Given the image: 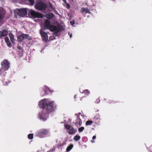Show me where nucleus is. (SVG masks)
Segmentation results:
<instances>
[{"mask_svg":"<svg viewBox=\"0 0 152 152\" xmlns=\"http://www.w3.org/2000/svg\"><path fill=\"white\" fill-rule=\"evenodd\" d=\"M62 145H58V148H60V147H61V146H62Z\"/></svg>","mask_w":152,"mask_h":152,"instance_id":"4c0bfd02","label":"nucleus"},{"mask_svg":"<svg viewBox=\"0 0 152 152\" xmlns=\"http://www.w3.org/2000/svg\"><path fill=\"white\" fill-rule=\"evenodd\" d=\"M18 48L19 50H20L21 49V47L20 46H18Z\"/></svg>","mask_w":152,"mask_h":152,"instance_id":"c9c22d12","label":"nucleus"},{"mask_svg":"<svg viewBox=\"0 0 152 152\" xmlns=\"http://www.w3.org/2000/svg\"><path fill=\"white\" fill-rule=\"evenodd\" d=\"M91 141L92 142H94V140H92Z\"/></svg>","mask_w":152,"mask_h":152,"instance_id":"37998d69","label":"nucleus"},{"mask_svg":"<svg viewBox=\"0 0 152 152\" xmlns=\"http://www.w3.org/2000/svg\"><path fill=\"white\" fill-rule=\"evenodd\" d=\"M30 3L31 5H33L34 4V0H27ZM20 3L21 4H25L26 1V0H19Z\"/></svg>","mask_w":152,"mask_h":152,"instance_id":"4468645a","label":"nucleus"},{"mask_svg":"<svg viewBox=\"0 0 152 152\" xmlns=\"http://www.w3.org/2000/svg\"><path fill=\"white\" fill-rule=\"evenodd\" d=\"M69 37L70 38H71L72 37V34L71 33L70 34V33H69Z\"/></svg>","mask_w":152,"mask_h":152,"instance_id":"72a5a7b5","label":"nucleus"},{"mask_svg":"<svg viewBox=\"0 0 152 152\" xmlns=\"http://www.w3.org/2000/svg\"><path fill=\"white\" fill-rule=\"evenodd\" d=\"M28 13H30L31 16L34 18H42V15L41 13L37 12L32 10H29Z\"/></svg>","mask_w":152,"mask_h":152,"instance_id":"0eeeda50","label":"nucleus"},{"mask_svg":"<svg viewBox=\"0 0 152 152\" xmlns=\"http://www.w3.org/2000/svg\"><path fill=\"white\" fill-rule=\"evenodd\" d=\"M53 12H55V13H56V14H58V12L56 10L54 9V10H53Z\"/></svg>","mask_w":152,"mask_h":152,"instance_id":"473e14b6","label":"nucleus"},{"mask_svg":"<svg viewBox=\"0 0 152 152\" xmlns=\"http://www.w3.org/2000/svg\"><path fill=\"white\" fill-rule=\"evenodd\" d=\"M83 97H81V98H80V100H82L83 99Z\"/></svg>","mask_w":152,"mask_h":152,"instance_id":"79ce46f5","label":"nucleus"},{"mask_svg":"<svg viewBox=\"0 0 152 152\" xmlns=\"http://www.w3.org/2000/svg\"><path fill=\"white\" fill-rule=\"evenodd\" d=\"M50 7L53 10H54V8L53 7V6H52V5H51V4H50Z\"/></svg>","mask_w":152,"mask_h":152,"instance_id":"2f4dec72","label":"nucleus"},{"mask_svg":"<svg viewBox=\"0 0 152 152\" xmlns=\"http://www.w3.org/2000/svg\"><path fill=\"white\" fill-rule=\"evenodd\" d=\"M96 138V136L95 135H94V136H93V137H92V139L93 140H94Z\"/></svg>","mask_w":152,"mask_h":152,"instance_id":"f704fd0d","label":"nucleus"},{"mask_svg":"<svg viewBox=\"0 0 152 152\" xmlns=\"http://www.w3.org/2000/svg\"><path fill=\"white\" fill-rule=\"evenodd\" d=\"M45 48H43L40 51V52L42 53V51L45 49Z\"/></svg>","mask_w":152,"mask_h":152,"instance_id":"e433bc0d","label":"nucleus"},{"mask_svg":"<svg viewBox=\"0 0 152 152\" xmlns=\"http://www.w3.org/2000/svg\"><path fill=\"white\" fill-rule=\"evenodd\" d=\"M4 40L7 46L9 47H11V45L9 38L7 37H6L4 38Z\"/></svg>","mask_w":152,"mask_h":152,"instance_id":"dca6fc26","label":"nucleus"},{"mask_svg":"<svg viewBox=\"0 0 152 152\" xmlns=\"http://www.w3.org/2000/svg\"><path fill=\"white\" fill-rule=\"evenodd\" d=\"M45 26L46 28L49 29L51 31H55L56 32L58 31V28L56 26L51 25L49 20H45Z\"/></svg>","mask_w":152,"mask_h":152,"instance_id":"f03ea898","label":"nucleus"},{"mask_svg":"<svg viewBox=\"0 0 152 152\" xmlns=\"http://www.w3.org/2000/svg\"><path fill=\"white\" fill-rule=\"evenodd\" d=\"M93 121L96 124H99L100 122V119L99 118L95 116L94 118Z\"/></svg>","mask_w":152,"mask_h":152,"instance_id":"f3484780","label":"nucleus"},{"mask_svg":"<svg viewBox=\"0 0 152 152\" xmlns=\"http://www.w3.org/2000/svg\"><path fill=\"white\" fill-rule=\"evenodd\" d=\"M45 94L44 95H47V94H49V93H51L50 90V89L48 88H46L45 90Z\"/></svg>","mask_w":152,"mask_h":152,"instance_id":"5701e85b","label":"nucleus"},{"mask_svg":"<svg viewBox=\"0 0 152 152\" xmlns=\"http://www.w3.org/2000/svg\"><path fill=\"white\" fill-rule=\"evenodd\" d=\"M80 137L79 135H76L74 137V140L76 141H77L80 140Z\"/></svg>","mask_w":152,"mask_h":152,"instance_id":"393cba45","label":"nucleus"},{"mask_svg":"<svg viewBox=\"0 0 152 152\" xmlns=\"http://www.w3.org/2000/svg\"><path fill=\"white\" fill-rule=\"evenodd\" d=\"M50 131L49 130L43 129L38 131L36 133V135L40 137H44L45 136L49 134Z\"/></svg>","mask_w":152,"mask_h":152,"instance_id":"7ed1b4c3","label":"nucleus"},{"mask_svg":"<svg viewBox=\"0 0 152 152\" xmlns=\"http://www.w3.org/2000/svg\"><path fill=\"white\" fill-rule=\"evenodd\" d=\"M75 124L77 127L80 126L82 125V120L78 116H77V118L76 120Z\"/></svg>","mask_w":152,"mask_h":152,"instance_id":"f8f14e48","label":"nucleus"},{"mask_svg":"<svg viewBox=\"0 0 152 152\" xmlns=\"http://www.w3.org/2000/svg\"><path fill=\"white\" fill-rule=\"evenodd\" d=\"M47 112L43 113V110H42L41 113H40L39 115V117L40 118V119L44 121H46L47 118V115L49 113H47Z\"/></svg>","mask_w":152,"mask_h":152,"instance_id":"1a4fd4ad","label":"nucleus"},{"mask_svg":"<svg viewBox=\"0 0 152 152\" xmlns=\"http://www.w3.org/2000/svg\"><path fill=\"white\" fill-rule=\"evenodd\" d=\"M24 39V37L23 36V34L19 36L17 38L18 41L19 42H20L22 41Z\"/></svg>","mask_w":152,"mask_h":152,"instance_id":"aec40b11","label":"nucleus"},{"mask_svg":"<svg viewBox=\"0 0 152 152\" xmlns=\"http://www.w3.org/2000/svg\"><path fill=\"white\" fill-rule=\"evenodd\" d=\"M70 24L72 25V26H73V25L75 24V23L74 21H71L70 22Z\"/></svg>","mask_w":152,"mask_h":152,"instance_id":"7c9ffc66","label":"nucleus"},{"mask_svg":"<svg viewBox=\"0 0 152 152\" xmlns=\"http://www.w3.org/2000/svg\"><path fill=\"white\" fill-rule=\"evenodd\" d=\"M9 67H1L0 68V75L3 72L7 70Z\"/></svg>","mask_w":152,"mask_h":152,"instance_id":"a211bd4d","label":"nucleus"},{"mask_svg":"<svg viewBox=\"0 0 152 152\" xmlns=\"http://www.w3.org/2000/svg\"><path fill=\"white\" fill-rule=\"evenodd\" d=\"M23 36L24 37V38H26L29 40H31L32 39V37L29 36L28 34H23Z\"/></svg>","mask_w":152,"mask_h":152,"instance_id":"b1692460","label":"nucleus"},{"mask_svg":"<svg viewBox=\"0 0 152 152\" xmlns=\"http://www.w3.org/2000/svg\"><path fill=\"white\" fill-rule=\"evenodd\" d=\"M80 11L81 13L85 12L86 13L90 14L91 13L89 10L87 8H82Z\"/></svg>","mask_w":152,"mask_h":152,"instance_id":"2eb2a0df","label":"nucleus"},{"mask_svg":"<svg viewBox=\"0 0 152 152\" xmlns=\"http://www.w3.org/2000/svg\"><path fill=\"white\" fill-rule=\"evenodd\" d=\"M93 122L92 121L88 120L86 122V125H91L93 123Z\"/></svg>","mask_w":152,"mask_h":152,"instance_id":"bb28decb","label":"nucleus"},{"mask_svg":"<svg viewBox=\"0 0 152 152\" xmlns=\"http://www.w3.org/2000/svg\"><path fill=\"white\" fill-rule=\"evenodd\" d=\"M84 129V128L83 126H82L81 127L78 128V131L79 132H82L83 131V130Z\"/></svg>","mask_w":152,"mask_h":152,"instance_id":"c85d7f7f","label":"nucleus"},{"mask_svg":"<svg viewBox=\"0 0 152 152\" xmlns=\"http://www.w3.org/2000/svg\"><path fill=\"white\" fill-rule=\"evenodd\" d=\"M35 7L36 9L39 10H44L45 9L47 6L43 2L39 1L35 4Z\"/></svg>","mask_w":152,"mask_h":152,"instance_id":"423d86ee","label":"nucleus"},{"mask_svg":"<svg viewBox=\"0 0 152 152\" xmlns=\"http://www.w3.org/2000/svg\"><path fill=\"white\" fill-rule=\"evenodd\" d=\"M116 102L115 101H114V100H111L110 101V104H113V103H115Z\"/></svg>","mask_w":152,"mask_h":152,"instance_id":"c756f323","label":"nucleus"},{"mask_svg":"<svg viewBox=\"0 0 152 152\" xmlns=\"http://www.w3.org/2000/svg\"><path fill=\"white\" fill-rule=\"evenodd\" d=\"M5 14V11L2 7H0V26L4 23V18Z\"/></svg>","mask_w":152,"mask_h":152,"instance_id":"6e6552de","label":"nucleus"},{"mask_svg":"<svg viewBox=\"0 0 152 152\" xmlns=\"http://www.w3.org/2000/svg\"><path fill=\"white\" fill-rule=\"evenodd\" d=\"M7 31L5 30L0 31V38H1L2 37L7 36L8 34Z\"/></svg>","mask_w":152,"mask_h":152,"instance_id":"ddd939ff","label":"nucleus"},{"mask_svg":"<svg viewBox=\"0 0 152 152\" xmlns=\"http://www.w3.org/2000/svg\"><path fill=\"white\" fill-rule=\"evenodd\" d=\"M73 147V144H70L67 148L66 149V151L67 152L70 151L72 148Z\"/></svg>","mask_w":152,"mask_h":152,"instance_id":"412c9836","label":"nucleus"},{"mask_svg":"<svg viewBox=\"0 0 152 152\" xmlns=\"http://www.w3.org/2000/svg\"><path fill=\"white\" fill-rule=\"evenodd\" d=\"M41 36L43 41L46 42L48 40V36L47 34L44 31H41L40 32Z\"/></svg>","mask_w":152,"mask_h":152,"instance_id":"9d476101","label":"nucleus"},{"mask_svg":"<svg viewBox=\"0 0 152 152\" xmlns=\"http://www.w3.org/2000/svg\"><path fill=\"white\" fill-rule=\"evenodd\" d=\"M70 1H72V0H69Z\"/></svg>","mask_w":152,"mask_h":152,"instance_id":"c03bdc74","label":"nucleus"},{"mask_svg":"<svg viewBox=\"0 0 152 152\" xmlns=\"http://www.w3.org/2000/svg\"><path fill=\"white\" fill-rule=\"evenodd\" d=\"M67 6H68V8H69V7H70V6H69V4H67Z\"/></svg>","mask_w":152,"mask_h":152,"instance_id":"ea45409f","label":"nucleus"},{"mask_svg":"<svg viewBox=\"0 0 152 152\" xmlns=\"http://www.w3.org/2000/svg\"><path fill=\"white\" fill-rule=\"evenodd\" d=\"M39 106L43 108V113L46 111L47 113H48L54 111L56 109V106L53 102H47L45 99L40 101Z\"/></svg>","mask_w":152,"mask_h":152,"instance_id":"f257e3e1","label":"nucleus"},{"mask_svg":"<svg viewBox=\"0 0 152 152\" xmlns=\"http://www.w3.org/2000/svg\"><path fill=\"white\" fill-rule=\"evenodd\" d=\"M17 0H12V1L14 2H16L17 1Z\"/></svg>","mask_w":152,"mask_h":152,"instance_id":"58836bf2","label":"nucleus"},{"mask_svg":"<svg viewBox=\"0 0 152 152\" xmlns=\"http://www.w3.org/2000/svg\"><path fill=\"white\" fill-rule=\"evenodd\" d=\"M27 9H17L15 10L14 13L20 16L24 17L27 13Z\"/></svg>","mask_w":152,"mask_h":152,"instance_id":"20e7f679","label":"nucleus"},{"mask_svg":"<svg viewBox=\"0 0 152 152\" xmlns=\"http://www.w3.org/2000/svg\"><path fill=\"white\" fill-rule=\"evenodd\" d=\"M28 138L30 140H32L33 138V134H30L28 135Z\"/></svg>","mask_w":152,"mask_h":152,"instance_id":"cd10ccee","label":"nucleus"},{"mask_svg":"<svg viewBox=\"0 0 152 152\" xmlns=\"http://www.w3.org/2000/svg\"><path fill=\"white\" fill-rule=\"evenodd\" d=\"M46 16L47 18L49 19H50L53 18L54 15L53 14L50 13L46 14Z\"/></svg>","mask_w":152,"mask_h":152,"instance_id":"6ab92c4d","label":"nucleus"},{"mask_svg":"<svg viewBox=\"0 0 152 152\" xmlns=\"http://www.w3.org/2000/svg\"><path fill=\"white\" fill-rule=\"evenodd\" d=\"M2 66H9L10 65V62L7 60L4 59L1 62Z\"/></svg>","mask_w":152,"mask_h":152,"instance_id":"9b49d317","label":"nucleus"},{"mask_svg":"<svg viewBox=\"0 0 152 152\" xmlns=\"http://www.w3.org/2000/svg\"><path fill=\"white\" fill-rule=\"evenodd\" d=\"M64 127L66 129L69 130V131H67V132L70 134H74L77 131L76 129H74L73 127L68 124L65 125Z\"/></svg>","mask_w":152,"mask_h":152,"instance_id":"39448f33","label":"nucleus"},{"mask_svg":"<svg viewBox=\"0 0 152 152\" xmlns=\"http://www.w3.org/2000/svg\"><path fill=\"white\" fill-rule=\"evenodd\" d=\"M82 93H84L85 95H88L90 93L88 90L86 89L84 90Z\"/></svg>","mask_w":152,"mask_h":152,"instance_id":"a878e982","label":"nucleus"},{"mask_svg":"<svg viewBox=\"0 0 152 152\" xmlns=\"http://www.w3.org/2000/svg\"><path fill=\"white\" fill-rule=\"evenodd\" d=\"M62 1L65 3L66 2V0H62Z\"/></svg>","mask_w":152,"mask_h":152,"instance_id":"a19ab883","label":"nucleus"},{"mask_svg":"<svg viewBox=\"0 0 152 152\" xmlns=\"http://www.w3.org/2000/svg\"><path fill=\"white\" fill-rule=\"evenodd\" d=\"M9 36L10 38L11 41L13 43L14 40L13 35L11 33H10Z\"/></svg>","mask_w":152,"mask_h":152,"instance_id":"4be33fe9","label":"nucleus"}]
</instances>
